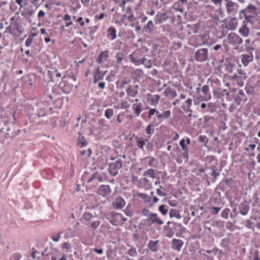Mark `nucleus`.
<instances>
[{"label": "nucleus", "mask_w": 260, "mask_h": 260, "mask_svg": "<svg viewBox=\"0 0 260 260\" xmlns=\"http://www.w3.org/2000/svg\"><path fill=\"white\" fill-rule=\"evenodd\" d=\"M20 21L19 17H12L10 18V25L6 28V32L14 37L20 36L24 32V28Z\"/></svg>", "instance_id": "nucleus-1"}, {"label": "nucleus", "mask_w": 260, "mask_h": 260, "mask_svg": "<svg viewBox=\"0 0 260 260\" xmlns=\"http://www.w3.org/2000/svg\"><path fill=\"white\" fill-rule=\"evenodd\" d=\"M183 242L180 239H173L172 242V248L178 251L181 250Z\"/></svg>", "instance_id": "nucleus-19"}, {"label": "nucleus", "mask_w": 260, "mask_h": 260, "mask_svg": "<svg viewBox=\"0 0 260 260\" xmlns=\"http://www.w3.org/2000/svg\"><path fill=\"white\" fill-rule=\"evenodd\" d=\"M94 218V216L90 213L85 212L82 217V222L86 225H88L91 222Z\"/></svg>", "instance_id": "nucleus-18"}, {"label": "nucleus", "mask_w": 260, "mask_h": 260, "mask_svg": "<svg viewBox=\"0 0 260 260\" xmlns=\"http://www.w3.org/2000/svg\"><path fill=\"white\" fill-rule=\"evenodd\" d=\"M33 39L34 38L28 36L25 42V46L26 47H29L32 42Z\"/></svg>", "instance_id": "nucleus-59"}, {"label": "nucleus", "mask_w": 260, "mask_h": 260, "mask_svg": "<svg viewBox=\"0 0 260 260\" xmlns=\"http://www.w3.org/2000/svg\"><path fill=\"white\" fill-rule=\"evenodd\" d=\"M192 101L191 99H190V98L187 99L185 102V104H186V106L184 107H182V108L184 109H185V108L187 109H189L192 105Z\"/></svg>", "instance_id": "nucleus-55"}, {"label": "nucleus", "mask_w": 260, "mask_h": 260, "mask_svg": "<svg viewBox=\"0 0 260 260\" xmlns=\"http://www.w3.org/2000/svg\"><path fill=\"white\" fill-rule=\"evenodd\" d=\"M237 20L236 18H233L228 22L226 27L230 30H235L237 26Z\"/></svg>", "instance_id": "nucleus-31"}, {"label": "nucleus", "mask_w": 260, "mask_h": 260, "mask_svg": "<svg viewBox=\"0 0 260 260\" xmlns=\"http://www.w3.org/2000/svg\"><path fill=\"white\" fill-rule=\"evenodd\" d=\"M164 230L166 237L171 238L174 236V231L171 228H170L169 225H165L164 227Z\"/></svg>", "instance_id": "nucleus-36"}, {"label": "nucleus", "mask_w": 260, "mask_h": 260, "mask_svg": "<svg viewBox=\"0 0 260 260\" xmlns=\"http://www.w3.org/2000/svg\"><path fill=\"white\" fill-rule=\"evenodd\" d=\"M241 61L244 66L246 67L249 62L252 61L253 59V57L252 53L249 52L246 54H242Z\"/></svg>", "instance_id": "nucleus-14"}, {"label": "nucleus", "mask_w": 260, "mask_h": 260, "mask_svg": "<svg viewBox=\"0 0 260 260\" xmlns=\"http://www.w3.org/2000/svg\"><path fill=\"white\" fill-rule=\"evenodd\" d=\"M179 144L181 147L182 150L184 151L182 154L183 157L187 159L189 147L185 144V140L184 139H182L179 142Z\"/></svg>", "instance_id": "nucleus-24"}, {"label": "nucleus", "mask_w": 260, "mask_h": 260, "mask_svg": "<svg viewBox=\"0 0 260 260\" xmlns=\"http://www.w3.org/2000/svg\"><path fill=\"white\" fill-rule=\"evenodd\" d=\"M103 181V177L101 176L98 173H94L92 175L90 178L88 179V183L95 181V183H98V182H102Z\"/></svg>", "instance_id": "nucleus-29"}, {"label": "nucleus", "mask_w": 260, "mask_h": 260, "mask_svg": "<svg viewBox=\"0 0 260 260\" xmlns=\"http://www.w3.org/2000/svg\"><path fill=\"white\" fill-rule=\"evenodd\" d=\"M122 161L120 159L116 160L115 162L109 164V173L113 176H115L118 173V170L121 168Z\"/></svg>", "instance_id": "nucleus-8"}, {"label": "nucleus", "mask_w": 260, "mask_h": 260, "mask_svg": "<svg viewBox=\"0 0 260 260\" xmlns=\"http://www.w3.org/2000/svg\"><path fill=\"white\" fill-rule=\"evenodd\" d=\"M20 12L21 15L24 18L27 19H29L34 13L32 7L27 5L20 11Z\"/></svg>", "instance_id": "nucleus-12"}, {"label": "nucleus", "mask_w": 260, "mask_h": 260, "mask_svg": "<svg viewBox=\"0 0 260 260\" xmlns=\"http://www.w3.org/2000/svg\"><path fill=\"white\" fill-rule=\"evenodd\" d=\"M239 210L240 214L246 215L249 210V206L246 202H242L239 206Z\"/></svg>", "instance_id": "nucleus-22"}, {"label": "nucleus", "mask_w": 260, "mask_h": 260, "mask_svg": "<svg viewBox=\"0 0 260 260\" xmlns=\"http://www.w3.org/2000/svg\"><path fill=\"white\" fill-rule=\"evenodd\" d=\"M15 2L20 7L19 9V11H21L22 9L28 5V4L25 1H23L22 0H16Z\"/></svg>", "instance_id": "nucleus-48"}, {"label": "nucleus", "mask_w": 260, "mask_h": 260, "mask_svg": "<svg viewBox=\"0 0 260 260\" xmlns=\"http://www.w3.org/2000/svg\"><path fill=\"white\" fill-rule=\"evenodd\" d=\"M124 54L122 53L119 52L116 55L115 58L117 64H120L124 58Z\"/></svg>", "instance_id": "nucleus-45"}, {"label": "nucleus", "mask_w": 260, "mask_h": 260, "mask_svg": "<svg viewBox=\"0 0 260 260\" xmlns=\"http://www.w3.org/2000/svg\"><path fill=\"white\" fill-rule=\"evenodd\" d=\"M154 114H156V120L159 124L164 119L169 118L171 115V112L170 110H166L164 111L162 113H160L156 109H150L148 112V117L151 118Z\"/></svg>", "instance_id": "nucleus-5"}, {"label": "nucleus", "mask_w": 260, "mask_h": 260, "mask_svg": "<svg viewBox=\"0 0 260 260\" xmlns=\"http://www.w3.org/2000/svg\"><path fill=\"white\" fill-rule=\"evenodd\" d=\"M101 221L100 220H92L90 224V228L93 230L96 229L100 225Z\"/></svg>", "instance_id": "nucleus-51"}, {"label": "nucleus", "mask_w": 260, "mask_h": 260, "mask_svg": "<svg viewBox=\"0 0 260 260\" xmlns=\"http://www.w3.org/2000/svg\"><path fill=\"white\" fill-rule=\"evenodd\" d=\"M138 85L131 86L126 90L127 96H135L138 93Z\"/></svg>", "instance_id": "nucleus-20"}, {"label": "nucleus", "mask_w": 260, "mask_h": 260, "mask_svg": "<svg viewBox=\"0 0 260 260\" xmlns=\"http://www.w3.org/2000/svg\"><path fill=\"white\" fill-rule=\"evenodd\" d=\"M114 114V110L112 108L107 109L105 111V116L107 119H110Z\"/></svg>", "instance_id": "nucleus-43"}, {"label": "nucleus", "mask_w": 260, "mask_h": 260, "mask_svg": "<svg viewBox=\"0 0 260 260\" xmlns=\"http://www.w3.org/2000/svg\"><path fill=\"white\" fill-rule=\"evenodd\" d=\"M224 42L232 46H239L242 43V38L237 34L230 33Z\"/></svg>", "instance_id": "nucleus-6"}, {"label": "nucleus", "mask_w": 260, "mask_h": 260, "mask_svg": "<svg viewBox=\"0 0 260 260\" xmlns=\"http://www.w3.org/2000/svg\"><path fill=\"white\" fill-rule=\"evenodd\" d=\"M209 37L208 35H199L192 36L190 40V44L194 47L201 46L207 45L209 46L211 45L209 43L208 40Z\"/></svg>", "instance_id": "nucleus-3"}, {"label": "nucleus", "mask_w": 260, "mask_h": 260, "mask_svg": "<svg viewBox=\"0 0 260 260\" xmlns=\"http://www.w3.org/2000/svg\"><path fill=\"white\" fill-rule=\"evenodd\" d=\"M20 255L18 253L12 255L10 258V260H18L20 258Z\"/></svg>", "instance_id": "nucleus-61"}, {"label": "nucleus", "mask_w": 260, "mask_h": 260, "mask_svg": "<svg viewBox=\"0 0 260 260\" xmlns=\"http://www.w3.org/2000/svg\"><path fill=\"white\" fill-rule=\"evenodd\" d=\"M87 154L88 156H90L91 154V150L90 149H88L87 151L85 150H82L80 151V154L81 156L84 155L85 154Z\"/></svg>", "instance_id": "nucleus-58"}, {"label": "nucleus", "mask_w": 260, "mask_h": 260, "mask_svg": "<svg viewBox=\"0 0 260 260\" xmlns=\"http://www.w3.org/2000/svg\"><path fill=\"white\" fill-rule=\"evenodd\" d=\"M62 19L65 21L64 26L66 27H69L71 25H73V22L71 20V17L68 14H66L62 17Z\"/></svg>", "instance_id": "nucleus-35"}, {"label": "nucleus", "mask_w": 260, "mask_h": 260, "mask_svg": "<svg viewBox=\"0 0 260 260\" xmlns=\"http://www.w3.org/2000/svg\"><path fill=\"white\" fill-rule=\"evenodd\" d=\"M105 14L104 13H101L99 15H95L94 16V19L98 20H101L104 18L105 17Z\"/></svg>", "instance_id": "nucleus-60"}, {"label": "nucleus", "mask_w": 260, "mask_h": 260, "mask_svg": "<svg viewBox=\"0 0 260 260\" xmlns=\"http://www.w3.org/2000/svg\"><path fill=\"white\" fill-rule=\"evenodd\" d=\"M186 3L187 0H180L179 2H178V4H175L173 5V9H175L176 11H178L179 12H181L182 13H183V10L182 8H178L177 7L179 5V4L181 3V4H183L184 3Z\"/></svg>", "instance_id": "nucleus-49"}, {"label": "nucleus", "mask_w": 260, "mask_h": 260, "mask_svg": "<svg viewBox=\"0 0 260 260\" xmlns=\"http://www.w3.org/2000/svg\"><path fill=\"white\" fill-rule=\"evenodd\" d=\"M148 159H150L148 161L149 167H155V168H156L157 167L158 162H157V160L156 158H155L153 157L147 156V157H145L143 159V160L146 161Z\"/></svg>", "instance_id": "nucleus-33"}, {"label": "nucleus", "mask_w": 260, "mask_h": 260, "mask_svg": "<svg viewBox=\"0 0 260 260\" xmlns=\"http://www.w3.org/2000/svg\"><path fill=\"white\" fill-rule=\"evenodd\" d=\"M154 27V24L152 21L150 20L148 22L147 24L145 25L144 28L147 32H150L152 31L153 28Z\"/></svg>", "instance_id": "nucleus-40"}, {"label": "nucleus", "mask_w": 260, "mask_h": 260, "mask_svg": "<svg viewBox=\"0 0 260 260\" xmlns=\"http://www.w3.org/2000/svg\"><path fill=\"white\" fill-rule=\"evenodd\" d=\"M113 218L116 219L118 221L122 222L127 220V218L124 217L122 214L118 213L114 214L113 216Z\"/></svg>", "instance_id": "nucleus-39"}, {"label": "nucleus", "mask_w": 260, "mask_h": 260, "mask_svg": "<svg viewBox=\"0 0 260 260\" xmlns=\"http://www.w3.org/2000/svg\"><path fill=\"white\" fill-rule=\"evenodd\" d=\"M125 205V201L121 197L117 198L113 202V206L116 209H122Z\"/></svg>", "instance_id": "nucleus-16"}, {"label": "nucleus", "mask_w": 260, "mask_h": 260, "mask_svg": "<svg viewBox=\"0 0 260 260\" xmlns=\"http://www.w3.org/2000/svg\"><path fill=\"white\" fill-rule=\"evenodd\" d=\"M195 173L197 175L204 176L206 178H208V175L210 174L213 176L215 179L220 175V172L216 171V167L214 166H212L208 168L207 167L205 169L200 168L196 171Z\"/></svg>", "instance_id": "nucleus-4"}, {"label": "nucleus", "mask_w": 260, "mask_h": 260, "mask_svg": "<svg viewBox=\"0 0 260 260\" xmlns=\"http://www.w3.org/2000/svg\"><path fill=\"white\" fill-rule=\"evenodd\" d=\"M152 126H153L150 124L147 126L146 128V133L147 135H151L154 133V130L152 128Z\"/></svg>", "instance_id": "nucleus-53"}, {"label": "nucleus", "mask_w": 260, "mask_h": 260, "mask_svg": "<svg viewBox=\"0 0 260 260\" xmlns=\"http://www.w3.org/2000/svg\"><path fill=\"white\" fill-rule=\"evenodd\" d=\"M136 144L137 147L141 150H144V147L145 145V141H147V140H145L142 137L139 138L138 137H136Z\"/></svg>", "instance_id": "nucleus-30"}, {"label": "nucleus", "mask_w": 260, "mask_h": 260, "mask_svg": "<svg viewBox=\"0 0 260 260\" xmlns=\"http://www.w3.org/2000/svg\"><path fill=\"white\" fill-rule=\"evenodd\" d=\"M246 76H239L237 74H235L231 78V80L235 82L237 84L240 86L242 87L244 85V80Z\"/></svg>", "instance_id": "nucleus-15"}, {"label": "nucleus", "mask_w": 260, "mask_h": 260, "mask_svg": "<svg viewBox=\"0 0 260 260\" xmlns=\"http://www.w3.org/2000/svg\"><path fill=\"white\" fill-rule=\"evenodd\" d=\"M143 176H148L152 178H154L155 177V171L152 169H149L146 171L144 172Z\"/></svg>", "instance_id": "nucleus-41"}, {"label": "nucleus", "mask_w": 260, "mask_h": 260, "mask_svg": "<svg viewBox=\"0 0 260 260\" xmlns=\"http://www.w3.org/2000/svg\"><path fill=\"white\" fill-rule=\"evenodd\" d=\"M129 107V104L126 101H121L120 103V108L121 109H125Z\"/></svg>", "instance_id": "nucleus-57"}, {"label": "nucleus", "mask_w": 260, "mask_h": 260, "mask_svg": "<svg viewBox=\"0 0 260 260\" xmlns=\"http://www.w3.org/2000/svg\"><path fill=\"white\" fill-rule=\"evenodd\" d=\"M38 35V31L37 27H32L30 30V34L28 36L34 38Z\"/></svg>", "instance_id": "nucleus-50"}, {"label": "nucleus", "mask_w": 260, "mask_h": 260, "mask_svg": "<svg viewBox=\"0 0 260 260\" xmlns=\"http://www.w3.org/2000/svg\"><path fill=\"white\" fill-rule=\"evenodd\" d=\"M239 32L243 37H246L249 35V30L246 25L244 24L239 28Z\"/></svg>", "instance_id": "nucleus-32"}, {"label": "nucleus", "mask_w": 260, "mask_h": 260, "mask_svg": "<svg viewBox=\"0 0 260 260\" xmlns=\"http://www.w3.org/2000/svg\"><path fill=\"white\" fill-rule=\"evenodd\" d=\"M164 205H160L158 208V210L161 212L163 215H165L168 213V209L166 208Z\"/></svg>", "instance_id": "nucleus-52"}, {"label": "nucleus", "mask_w": 260, "mask_h": 260, "mask_svg": "<svg viewBox=\"0 0 260 260\" xmlns=\"http://www.w3.org/2000/svg\"><path fill=\"white\" fill-rule=\"evenodd\" d=\"M111 192V190L110 186L105 185H101L97 191L98 193L103 197H106Z\"/></svg>", "instance_id": "nucleus-13"}, {"label": "nucleus", "mask_w": 260, "mask_h": 260, "mask_svg": "<svg viewBox=\"0 0 260 260\" xmlns=\"http://www.w3.org/2000/svg\"><path fill=\"white\" fill-rule=\"evenodd\" d=\"M220 209V207H211L209 208V210L212 215H216L218 214Z\"/></svg>", "instance_id": "nucleus-47"}, {"label": "nucleus", "mask_w": 260, "mask_h": 260, "mask_svg": "<svg viewBox=\"0 0 260 260\" xmlns=\"http://www.w3.org/2000/svg\"><path fill=\"white\" fill-rule=\"evenodd\" d=\"M160 99V96L158 94H151L148 93L147 95V101L148 103L152 106H156Z\"/></svg>", "instance_id": "nucleus-11"}, {"label": "nucleus", "mask_w": 260, "mask_h": 260, "mask_svg": "<svg viewBox=\"0 0 260 260\" xmlns=\"http://www.w3.org/2000/svg\"><path fill=\"white\" fill-rule=\"evenodd\" d=\"M109 57V51L105 50L102 51L101 53L98 55L96 59V62L98 63H101L102 62L106 60Z\"/></svg>", "instance_id": "nucleus-23"}, {"label": "nucleus", "mask_w": 260, "mask_h": 260, "mask_svg": "<svg viewBox=\"0 0 260 260\" xmlns=\"http://www.w3.org/2000/svg\"><path fill=\"white\" fill-rule=\"evenodd\" d=\"M169 216L170 218L175 217L177 219H180L182 216L178 210L175 209H171L169 212Z\"/></svg>", "instance_id": "nucleus-37"}, {"label": "nucleus", "mask_w": 260, "mask_h": 260, "mask_svg": "<svg viewBox=\"0 0 260 260\" xmlns=\"http://www.w3.org/2000/svg\"><path fill=\"white\" fill-rule=\"evenodd\" d=\"M230 210L229 208H224L221 213V217L224 219H228Z\"/></svg>", "instance_id": "nucleus-42"}, {"label": "nucleus", "mask_w": 260, "mask_h": 260, "mask_svg": "<svg viewBox=\"0 0 260 260\" xmlns=\"http://www.w3.org/2000/svg\"><path fill=\"white\" fill-rule=\"evenodd\" d=\"M208 58V49L202 48L198 49L194 54V58L196 61L203 62L207 60Z\"/></svg>", "instance_id": "nucleus-9"}, {"label": "nucleus", "mask_w": 260, "mask_h": 260, "mask_svg": "<svg viewBox=\"0 0 260 260\" xmlns=\"http://www.w3.org/2000/svg\"><path fill=\"white\" fill-rule=\"evenodd\" d=\"M179 28L180 29L178 31V35L179 37L181 39H183L184 38L188 37L190 35L189 30L187 29L186 26L183 27L182 25H181Z\"/></svg>", "instance_id": "nucleus-17"}, {"label": "nucleus", "mask_w": 260, "mask_h": 260, "mask_svg": "<svg viewBox=\"0 0 260 260\" xmlns=\"http://www.w3.org/2000/svg\"><path fill=\"white\" fill-rule=\"evenodd\" d=\"M77 145L81 148L84 147L88 144V142L81 133H79V136L77 139Z\"/></svg>", "instance_id": "nucleus-25"}, {"label": "nucleus", "mask_w": 260, "mask_h": 260, "mask_svg": "<svg viewBox=\"0 0 260 260\" xmlns=\"http://www.w3.org/2000/svg\"><path fill=\"white\" fill-rule=\"evenodd\" d=\"M202 91L205 96L209 94V87L208 85H205L202 87Z\"/></svg>", "instance_id": "nucleus-56"}, {"label": "nucleus", "mask_w": 260, "mask_h": 260, "mask_svg": "<svg viewBox=\"0 0 260 260\" xmlns=\"http://www.w3.org/2000/svg\"><path fill=\"white\" fill-rule=\"evenodd\" d=\"M158 241H150L148 243V248L149 249L153 252H156L158 250Z\"/></svg>", "instance_id": "nucleus-34"}, {"label": "nucleus", "mask_w": 260, "mask_h": 260, "mask_svg": "<svg viewBox=\"0 0 260 260\" xmlns=\"http://www.w3.org/2000/svg\"><path fill=\"white\" fill-rule=\"evenodd\" d=\"M127 253L131 256L136 257L137 256V252L135 247H131L127 251Z\"/></svg>", "instance_id": "nucleus-46"}, {"label": "nucleus", "mask_w": 260, "mask_h": 260, "mask_svg": "<svg viewBox=\"0 0 260 260\" xmlns=\"http://www.w3.org/2000/svg\"><path fill=\"white\" fill-rule=\"evenodd\" d=\"M76 21L79 23L81 27H83L85 25V22L83 21V18L82 17H79L77 20Z\"/></svg>", "instance_id": "nucleus-63"}, {"label": "nucleus", "mask_w": 260, "mask_h": 260, "mask_svg": "<svg viewBox=\"0 0 260 260\" xmlns=\"http://www.w3.org/2000/svg\"><path fill=\"white\" fill-rule=\"evenodd\" d=\"M137 196L144 200L146 203L151 201V197L148 196L146 194L138 193Z\"/></svg>", "instance_id": "nucleus-44"}, {"label": "nucleus", "mask_w": 260, "mask_h": 260, "mask_svg": "<svg viewBox=\"0 0 260 260\" xmlns=\"http://www.w3.org/2000/svg\"><path fill=\"white\" fill-rule=\"evenodd\" d=\"M60 235H61V233L53 234L51 236L50 238L53 241H54L55 242H57L59 240V239L60 238Z\"/></svg>", "instance_id": "nucleus-54"}, {"label": "nucleus", "mask_w": 260, "mask_h": 260, "mask_svg": "<svg viewBox=\"0 0 260 260\" xmlns=\"http://www.w3.org/2000/svg\"><path fill=\"white\" fill-rule=\"evenodd\" d=\"M145 223L148 226H151L153 224L161 225L164 223V221L159 218L157 214L151 213L145 219Z\"/></svg>", "instance_id": "nucleus-7"}, {"label": "nucleus", "mask_w": 260, "mask_h": 260, "mask_svg": "<svg viewBox=\"0 0 260 260\" xmlns=\"http://www.w3.org/2000/svg\"><path fill=\"white\" fill-rule=\"evenodd\" d=\"M132 109L136 116H139L142 111L143 105L141 103L134 104L133 105Z\"/></svg>", "instance_id": "nucleus-26"}, {"label": "nucleus", "mask_w": 260, "mask_h": 260, "mask_svg": "<svg viewBox=\"0 0 260 260\" xmlns=\"http://www.w3.org/2000/svg\"><path fill=\"white\" fill-rule=\"evenodd\" d=\"M61 247L63 249L69 250L70 249V244L68 242H64L62 244Z\"/></svg>", "instance_id": "nucleus-62"}, {"label": "nucleus", "mask_w": 260, "mask_h": 260, "mask_svg": "<svg viewBox=\"0 0 260 260\" xmlns=\"http://www.w3.org/2000/svg\"><path fill=\"white\" fill-rule=\"evenodd\" d=\"M186 27L189 30L190 35L192 33L196 34L198 31L199 24L198 23L187 24Z\"/></svg>", "instance_id": "nucleus-28"}, {"label": "nucleus", "mask_w": 260, "mask_h": 260, "mask_svg": "<svg viewBox=\"0 0 260 260\" xmlns=\"http://www.w3.org/2000/svg\"><path fill=\"white\" fill-rule=\"evenodd\" d=\"M179 134L176 132H173V136L172 138V140L176 141L179 138Z\"/></svg>", "instance_id": "nucleus-64"}, {"label": "nucleus", "mask_w": 260, "mask_h": 260, "mask_svg": "<svg viewBox=\"0 0 260 260\" xmlns=\"http://www.w3.org/2000/svg\"><path fill=\"white\" fill-rule=\"evenodd\" d=\"M225 8L229 15H235L238 11L239 5L231 0H226Z\"/></svg>", "instance_id": "nucleus-10"}, {"label": "nucleus", "mask_w": 260, "mask_h": 260, "mask_svg": "<svg viewBox=\"0 0 260 260\" xmlns=\"http://www.w3.org/2000/svg\"><path fill=\"white\" fill-rule=\"evenodd\" d=\"M108 38L110 40H114L116 38V29L113 26L110 27L107 29Z\"/></svg>", "instance_id": "nucleus-27"}, {"label": "nucleus", "mask_w": 260, "mask_h": 260, "mask_svg": "<svg viewBox=\"0 0 260 260\" xmlns=\"http://www.w3.org/2000/svg\"><path fill=\"white\" fill-rule=\"evenodd\" d=\"M255 10V6L249 4L245 9L240 12V19H244L247 22H251L254 18Z\"/></svg>", "instance_id": "nucleus-2"}, {"label": "nucleus", "mask_w": 260, "mask_h": 260, "mask_svg": "<svg viewBox=\"0 0 260 260\" xmlns=\"http://www.w3.org/2000/svg\"><path fill=\"white\" fill-rule=\"evenodd\" d=\"M168 17L167 16L166 14L164 13H158L154 19V22L155 24H161L164 21H165Z\"/></svg>", "instance_id": "nucleus-21"}, {"label": "nucleus", "mask_w": 260, "mask_h": 260, "mask_svg": "<svg viewBox=\"0 0 260 260\" xmlns=\"http://www.w3.org/2000/svg\"><path fill=\"white\" fill-rule=\"evenodd\" d=\"M129 57L131 58V62L134 63L137 66L144 63V61L146 60L145 58H143L142 59H136L134 57L132 54H129Z\"/></svg>", "instance_id": "nucleus-38"}]
</instances>
